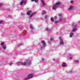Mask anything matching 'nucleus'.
I'll return each mask as SVG.
<instances>
[{"mask_svg": "<svg viewBox=\"0 0 80 80\" xmlns=\"http://www.w3.org/2000/svg\"><path fill=\"white\" fill-rule=\"evenodd\" d=\"M31 64V61L28 60H26L24 62H18L17 63L16 65H30Z\"/></svg>", "mask_w": 80, "mask_h": 80, "instance_id": "f257e3e1", "label": "nucleus"}, {"mask_svg": "<svg viewBox=\"0 0 80 80\" xmlns=\"http://www.w3.org/2000/svg\"><path fill=\"white\" fill-rule=\"evenodd\" d=\"M73 27H72V32H75L77 31V25L75 24V23H73L72 24Z\"/></svg>", "mask_w": 80, "mask_h": 80, "instance_id": "f03ea898", "label": "nucleus"}, {"mask_svg": "<svg viewBox=\"0 0 80 80\" xmlns=\"http://www.w3.org/2000/svg\"><path fill=\"white\" fill-rule=\"evenodd\" d=\"M35 14H36V12L32 13V11L30 10L28 11L27 13V15H31L29 18H31V17H32L33 15H35Z\"/></svg>", "mask_w": 80, "mask_h": 80, "instance_id": "7ed1b4c3", "label": "nucleus"}, {"mask_svg": "<svg viewBox=\"0 0 80 80\" xmlns=\"http://www.w3.org/2000/svg\"><path fill=\"white\" fill-rule=\"evenodd\" d=\"M60 5V2H58L56 3V4L54 5L52 7V9L53 10H56V9L58 7V6Z\"/></svg>", "mask_w": 80, "mask_h": 80, "instance_id": "20e7f679", "label": "nucleus"}, {"mask_svg": "<svg viewBox=\"0 0 80 80\" xmlns=\"http://www.w3.org/2000/svg\"><path fill=\"white\" fill-rule=\"evenodd\" d=\"M41 43H42L43 45V46L42 48V49H43V48H45V47H46V43H45V41L43 40L41 41Z\"/></svg>", "mask_w": 80, "mask_h": 80, "instance_id": "39448f33", "label": "nucleus"}, {"mask_svg": "<svg viewBox=\"0 0 80 80\" xmlns=\"http://www.w3.org/2000/svg\"><path fill=\"white\" fill-rule=\"evenodd\" d=\"M59 39L60 40V45H63L64 44V42L63 41V40H62V37H60L59 38Z\"/></svg>", "mask_w": 80, "mask_h": 80, "instance_id": "423d86ee", "label": "nucleus"}, {"mask_svg": "<svg viewBox=\"0 0 80 80\" xmlns=\"http://www.w3.org/2000/svg\"><path fill=\"white\" fill-rule=\"evenodd\" d=\"M33 77V74H29L27 78L25 79L24 80H27L28 79H30V78H32V77Z\"/></svg>", "mask_w": 80, "mask_h": 80, "instance_id": "0eeeda50", "label": "nucleus"}, {"mask_svg": "<svg viewBox=\"0 0 80 80\" xmlns=\"http://www.w3.org/2000/svg\"><path fill=\"white\" fill-rule=\"evenodd\" d=\"M25 0H23L22 2H21L20 3V5H23V4H26L27 1Z\"/></svg>", "mask_w": 80, "mask_h": 80, "instance_id": "6e6552de", "label": "nucleus"}, {"mask_svg": "<svg viewBox=\"0 0 80 80\" xmlns=\"http://www.w3.org/2000/svg\"><path fill=\"white\" fill-rule=\"evenodd\" d=\"M62 19H63V18H60L59 21H55V24H57V23H58V22H62Z\"/></svg>", "mask_w": 80, "mask_h": 80, "instance_id": "1a4fd4ad", "label": "nucleus"}, {"mask_svg": "<svg viewBox=\"0 0 80 80\" xmlns=\"http://www.w3.org/2000/svg\"><path fill=\"white\" fill-rule=\"evenodd\" d=\"M74 8V7L73 6H71L68 8V10H72V9H73Z\"/></svg>", "mask_w": 80, "mask_h": 80, "instance_id": "9d476101", "label": "nucleus"}, {"mask_svg": "<svg viewBox=\"0 0 80 80\" xmlns=\"http://www.w3.org/2000/svg\"><path fill=\"white\" fill-rule=\"evenodd\" d=\"M41 2H42V6L43 7H45V6H46L47 5L44 1L42 0L41 1Z\"/></svg>", "mask_w": 80, "mask_h": 80, "instance_id": "9b49d317", "label": "nucleus"}, {"mask_svg": "<svg viewBox=\"0 0 80 80\" xmlns=\"http://www.w3.org/2000/svg\"><path fill=\"white\" fill-rule=\"evenodd\" d=\"M67 65V64L65 62H62V67H64Z\"/></svg>", "mask_w": 80, "mask_h": 80, "instance_id": "f8f14e48", "label": "nucleus"}, {"mask_svg": "<svg viewBox=\"0 0 80 80\" xmlns=\"http://www.w3.org/2000/svg\"><path fill=\"white\" fill-rule=\"evenodd\" d=\"M68 56L69 57L70 59H72L73 57V55L72 54H69Z\"/></svg>", "mask_w": 80, "mask_h": 80, "instance_id": "ddd939ff", "label": "nucleus"}, {"mask_svg": "<svg viewBox=\"0 0 80 80\" xmlns=\"http://www.w3.org/2000/svg\"><path fill=\"white\" fill-rule=\"evenodd\" d=\"M46 13L47 12L45 11L42 10V15H44V14H45V13Z\"/></svg>", "mask_w": 80, "mask_h": 80, "instance_id": "4468645a", "label": "nucleus"}, {"mask_svg": "<svg viewBox=\"0 0 80 80\" xmlns=\"http://www.w3.org/2000/svg\"><path fill=\"white\" fill-rule=\"evenodd\" d=\"M73 35H74V34L73 32H71V33H70V35L69 36L70 37V38H72V36Z\"/></svg>", "mask_w": 80, "mask_h": 80, "instance_id": "2eb2a0df", "label": "nucleus"}, {"mask_svg": "<svg viewBox=\"0 0 80 80\" xmlns=\"http://www.w3.org/2000/svg\"><path fill=\"white\" fill-rule=\"evenodd\" d=\"M30 27L31 29H34V28H33V27L32 24L30 25Z\"/></svg>", "mask_w": 80, "mask_h": 80, "instance_id": "dca6fc26", "label": "nucleus"}, {"mask_svg": "<svg viewBox=\"0 0 80 80\" xmlns=\"http://www.w3.org/2000/svg\"><path fill=\"white\" fill-rule=\"evenodd\" d=\"M2 48L3 49H4V50H5L6 49V46L4 45L2 46Z\"/></svg>", "mask_w": 80, "mask_h": 80, "instance_id": "f3484780", "label": "nucleus"}, {"mask_svg": "<svg viewBox=\"0 0 80 80\" xmlns=\"http://www.w3.org/2000/svg\"><path fill=\"white\" fill-rule=\"evenodd\" d=\"M32 2H33L35 1V2H38V0H31Z\"/></svg>", "mask_w": 80, "mask_h": 80, "instance_id": "a211bd4d", "label": "nucleus"}, {"mask_svg": "<svg viewBox=\"0 0 80 80\" xmlns=\"http://www.w3.org/2000/svg\"><path fill=\"white\" fill-rule=\"evenodd\" d=\"M51 22H53V21H54V19H53V18H51Z\"/></svg>", "mask_w": 80, "mask_h": 80, "instance_id": "6ab92c4d", "label": "nucleus"}, {"mask_svg": "<svg viewBox=\"0 0 80 80\" xmlns=\"http://www.w3.org/2000/svg\"><path fill=\"white\" fill-rule=\"evenodd\" d=\"M74 62L75 63H78L79 62V61L78 60H75L74 61Z\"/></svg>", "mask_w": 80, "mask_h": 80, "instance_id": "aec40b11", "label": "nucleus"}, {"mask_svg": "<svg viewBox=\"0 0 80 80\" xmlns=\"http://www.w3.org/2000/svg\"><path fill=\"white\" fill-rule=\"evenodd\" d=\"M48 17V16L47 15H45V18H47Z\"/></svg>", "mask_w": 80, "mask_h": 80, "instance_id": "412c9836", "label": "nucleus"}, {"mask_svg": "<svg viewBox=\"0 0 80 80\" xmlns=\"http://www.w3.org/2000/svg\"><path fill=\"white\" fill-rule=\"evenodd\" d=\"M46 31H48V32H49V31H50V29H49L48 28H46Z\"/></svg>", "mask_w": 80, "mask_h": 80, "instance_id": "4be33fe9", "label": "nucleus"}, {"mask_svg": "<svg viewBox=\"0 0 80 80\" xmlns=\"http://www.w3.org/2000/svg\"><path fill=\"white\" fill-rule=\"evenodd\" d=\"M4 21H0V23H3Z\"/></svg>", "mask_w": 80, "mask_h": 80, "instance_id": "5701e85b", "label": "nucleus"}, {"mask_svg": "<svg viewBox=\"0 0 80 80\" xmlns=\"http://www.w3.org/2000/svg\"><path fill=\"white\" fill-rule=\"evenodd\" d=\"M54 20H56V19H57V16H55L54 17Z\"/></svg>", "mask_w": 80, "mask_h": 80, "instance_id": "b1692460", "label": "nucleus"}, {"mask_svg": "<svg viewBox=\"0 0 80 80\" xmlns=\"http://www.w3.org/2000/svg\"><path fill=\"white\" fill-rule=\"evenodd\" d=\"M1 45H4V43L2 42L1 44Z\"/></svg>", "mask_w": 80, "mask_h": 80, "instance_id": "393cba45", "label": "nucleus"}, {"mask_svg": "<svg viewBox=\"0 0 80 80\" xmlns=\"http://www.w3.org/2000/svg\"><path fill=\"white\" fill-rule=\"evenodd\" d=\"M12 64H13V63L11 62V63L9 65H10V66H12Z\"/></svg>", "mask_w": 80, "mask_h": 80, "instance_id": "a878e982", "label": "nucleus"}, {"mask_svg": "<svg viewBox=\"0 0 80 80\" xmlns=\"http://www.w3.org/2000/svg\"><path fill=\"white\" fill-rule=\"evenodd\" d=\"M62 15L61 14H59V17H62Z\"/></svg>", "mask_w": 80, "mask_h": 80, "instance_id": "bb28decb", "label": "nucleus"}, {"mask_svg": "<svg viewBox=\"0 0 80 80\" xmlns=\"http://www.w3.org/2000/svg\"><path fill=\"white\" fill-rule=\"evenodd\" d=\"M71 3H73V1H71Z\"/></svg>", "mask_w": 80, "mask_h": 80, "instance_id": "cd10ccee", "label": "nucleus"}, {"mask_svg": "<svg viewBox=\"0 0 80 80\" xmlns=\"http://www.w3.org/2000/svg\"><path fill=\"white\" fill-rule=\"evenodd\" d=\"M53 40V38H51V41H52Z\"/></svg>", "mask_w": 80, "mask_h": 80, "instance_id": "c85d7f7f", "label": "nucleus"}, {"mask_svg": "<svg viewBox=\"0 0 80 80\" xmlns=\"http://www.w3.org/2000/svg\"><path fill=\"white\" fill-rule=\"evenodd\" d=\"M2 5H3V4H2V3H0V7L2 6Z\"/></svg>", "mask_w": 80, "mask_h": 80, "instance_id": "c756f323", "label": "nucleus"}, {"mask_svg": "<svg viewBox=\"0 0 80 80\" xmlns=\"http://www.w3.org/2000/svg\"><path fill=\"white\" fill-rule=\"evenodd\" d=\"M53 60H54V62H55V61H56V59H55V58H54V59H53Z\"/></svg>", "mask_w": 80, "mask_h": 80, "instance_id": "7c9ffc66", "label": "nucleus"}, {"mask_svg": "<svg viewBox=\"0 0 80 80\" xmlns=\"http://www.w3.org/2000/svg\"><path fill=\"white\" fill-rule=\"evenodd\" d=\"M42 61H44V59H43V58H42Z\"/></svg>", "mask_w": 80, "mask_h": 80, "instance_id": "2f4dec72", "label": "nucleus"}, {"mask_svg": "<svg viewBox=\"0 0 80 80\" xmlns=\"http://www.w3.org/2000/svg\"><path fill=\"white\" fill-rule=\"evenodd\" d=\"M79 25H80V22H79Z\"/></svg>", "mask_w": 80, "mask_h": 80, "instance_id": "473e14b6", "label": "nucleus"}, {"mask_svg": "<svg viewBox=\"0 0 80 80\" xmlns=\"http://www.w3.org/2000/svg\"><path fill=\"white\" fill-rule=\"evenodd\" d=\"M0 50H1V49L0 48Z\"/></svg>", "mask_w": 80, "mask_h": 80, "instance_id": "72a5a7b5", "label": "nucleus"}]
</instances>
